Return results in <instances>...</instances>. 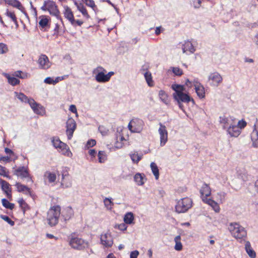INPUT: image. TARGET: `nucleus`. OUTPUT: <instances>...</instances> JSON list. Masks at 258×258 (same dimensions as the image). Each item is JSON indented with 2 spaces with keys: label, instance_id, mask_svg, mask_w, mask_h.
<instances>
[{
  "label": "nucleus",
  "instance_id": "obj_40",
  "mask_svg": "<svg viewBox=\"0 0 258 258\" xmlns=\"http://www.w3.org/2000/svg\"><path fill=\"white\" fill-rule=\"evenodd\" d=\"M9 171L7 170L6 167L0 165V175L6 177L9 179H11L12 177L9 175Z\"/></svg>",
  "mask_w": 258,
  "mask_h": 258
},
{
  "label": "nucleus",
  "instance_id": "obj_25",
  "mask_svg": "<svg viewBox=\"0 0 258 258\" xmlns=\"http://www.w3.org/2000/svg\"><path fill=\"white\" fill-rule=\"evenodd\" d=\"M203 201L210 205L216 212H219L220 207L216 202L211 199H206L205 200L203 199Z\"/></svg>",
  "mask_w": 258,
  "mask_h": 258
},
{
  "label": "nucleus",
  "instance_id": "obj_63",
  "mask_svg": "<svg viewBox=\"0 0 258 258\" xmlns=\"http://www.w3.org/2000/svg\"><path fill=\"white\" fill-rule=\"evenodd\" d=\"M163 30L161 26L157 27L156 28L155 33L156 35H159L161 31Z\"/></svg>",
  "mask_w": 258,
  "mask_h": 258
},
{
  "label": "nucleus",
  "instance_id": "obj_16",
  "mask_svg": "<svg viewBox=\"0 0 258 258\" xmlns=\"http://www.w3.org/2000/svg\"><path fill=\"white\" fill-rule=\"evenodd\" d=\"M64 15L66 18H67L71 23L72 25H75V19L73 13L71 9L67 6H64Z\"/></svg>",
  "mask_w": 258,
  "mask_h": 258
},
{
  "label": "nucleus",
  "instance_id": "obj_8",
  "mask_svg": "<svg viewBox=\"0 0 258 258\" xmlns=\"http://www.w3.org/2000/svg\"><path fill=\"white\" fill-rule=\"evenodd\" d=\"M14 174L17 176H20L22 178H28V180L32 182V179L29 172L27 167L25 166H20L14 171Z\"/></svg>",
  "mask_w": 258,
  "mask_h": 258
},
{
  "label": "nucleus",
  "instance_id": "obj_4",
  "mask_svg": "<svg viewBox=\"0 0 258 258\" xmlns=\"http://www.w3.org/2000/svg\"><path fill=\"white\" fill-rule=\"evenodd\" d=\"M192 200L188 198H184L179 200L175 206V211L178 213L186 212L192 207Z\"/></svg>",
  "mask_w": 258,
  "mask_h": 258
},
{
  "label": "nucleus",
  "instance_id": "obj_2",
  "mask_svg": "<svg viewBox=\"0 0 258 258\" xmlns=\"http://www.w3.org/2000/svg\"><path fill=\"white\" fill-rule=\"evenodd\" d=\"M69 244L74 249L82 250L88 246V243L83 239L77 236L75 233L69 236Z\"/></svg>",
  "mask_w": 258,
  "mask_h": 258
},
{
  "label": "nucleus",
  "instance_id": "obj_17",
  "mask_svg": "<svg viewBox=\"0 0 258 258\" xmlns=\"http://www.w3.org/2000/svg\"><path fill=\"white\" fill-rule=\"evenodd\" d=\"M39 19H40L39 22V26L42 29L45 28H49L50 27V18L48 19L46 16L42 15L39 17Z\"/></svg>",
  "mask_w": 258,
  "mask_h": 258
},
{
  "label": "nucleus",
  "instance_id": "obj_45",
  "mask_svg": "<svg viewBox=\"0 0 258 258\" xmlns=\"http://www.w3.org/2000/svg\"><path fill=\"white\" fill-rule=\"evenodd\" d=\"M98 130L103 136H106L109 132V130L103 125H99L98 127Z\"/></svg>",
  "mask_w": 258,
  "mask_h": 258
},
{
  "label": "nucleus",
  "instance_id": "obj_28",
  "mask_svg": "<svg viewBox=\"0 0 258 258\" xmlns=\"http://www.w3.org/2000/svg\"><path fill=\"white\" fill-rule=\"evenodd\" d=\"M95 79L98 82L100 83H104L108 81L106 75L103 72H99L96 75Z\"/></svg>",
  "mask_w": 258,
  "mask_h": 258
},
{
  "label": "nucleus",
  "instance_id": "obj_43",
  "mask_svg": "<svg viewBox=\"0 0 258 258\" xmlns=\"http://www.w3.org/2000/svg\"><path fill=\"white\" fill-rule=\"evenodd\" d=\"M69 175V173H68V172L66 170V171H64L63 170L62 172V181H61V185H64L65 184V186L66 187H68L69 186H70L71 185V182H69V183H65V177L66 176H68Z\"/></svg>",
  "mask_w": 258,
  "mask_h": 258
},
{
  "label": "nucleus",
  "instance_id": "obj_52",
  "mask_svg": "<svg viewBox=\"0 0 258 258\" xmlns=\"http://www.w3.org/2000/svg\"><path fill=\"white\" fill-rule=\"evenodd\" d=\"M246 125V122L245 120H244L243 119H242L238 121V124L236 126H238V127H239V128L241 130L242 128H244Z\"/></svg>",
  "mask_w": 258,
  "mask_h": 258
},
{
  "label": "nucleus",
  "instance_id": "obj_7",
  "mask_svg": "<svg viewBox=\"0 0 258 258\" xmlns=\"http://www.w3.org/2000/svg\"><path fill=\"white\" fill-rule=\"evenodd\" d=\"M67 134L68 139L71 140L73 137L74 132L76 128V123L75 120L72 118H69L66 122Z\"/></svg>",
  "mask_w": 258,
  "mask_h": 258
},
{
  "label": "nucleus",
  "instance_id": "obj_41",
  "mask_svg": "<svg viewBox=\"0 0 258 258\" xmlns=\"http://www.w3.org/2000/svg\"><path fill=\"white\" fill-rule=\"evenodd\" d=\"M130 156L133 161V163L138 164V162L142 159V156L138 155V154H136L135 153H132L130 154Z\"/></svg>",
  "mask_w": 258,
  "mask_h": 258
},
{
  "label": "nucleus",
  "instance_id": "obj_62",
  "mask_svg": "<svg viewBox=\"0 0 258 258\" xmlns=\"http://www.w3.org/2000/svg\"><path fill=\"white\" fill-rule=\"evenodd\" d=\"M69 110L73 113H77V108L75 105H71L70 106Z\"/></svg>",
  "mask_w": 258,
  "mask_h": 258
},
{
  "label": "nucleus",
  "instance_id": "obj_38",
  "mask_svg": "<svg viewBox=\"0 0 258 258\" xmlns=\"http://www.w3.org/2000/svg\"><path fill=\"white\" fill-rule=\"evenodd\" d=\"M6 15L8 17H9L11 18L12 21L14 22V23L16 25V28H18V26H19V25H18V21H17V17L16 16L14 12H10L9 11V10L7 9L6 13Z\"/></svg>",
  "mask_w": 258,
  "mask_h": 258
},
{
  "label": "nucleus",
  "instance_id": "obj_13",
  "mask_svg": "<svg viewBox=\"0 0 258 258\" xmlns=\"http://www.w3.org/2000/svg\"><path fill=\"white\" fill-rule=\"evenodd\" d=\"M227 132L230 137H237L240 134L241 131L238 126L230 125L227 128Z\"/></svg>",
  "mask_w": 258,
  "mask_h": 258
},
{
  "label": "nucleus",
  "instance_id": "obj_6",
  "mask_svg": "<svg viewBox=\"0 0 258 258\" xmlns=\"http://www.w3.org/2000/svg\"><path fill=\"white\" fill-rule=\"evenodd\" d=\"M0 185L3 192L10 201L12 200V189L11 185L7 181L0 178Z\"/></svg>",
  "mask_w": 258,
  "mask_h": 258
},
{
  "label": "nucleus",
  "instance_id": "obj_22",
  "mask_svg": "<svg viewBox=\"0 0 258 258\" xmlns=\"http://www.w3.org/2000/svg\"><path fill=\"white\" fill-rule=\"evenodd\" d=\"M195 90L197 95L201 99L205 97V89L203 86L200 84L198 86H195Z\"/></svg>",
  "mask_w": 258,
  "mask_h": 258
},
{
  "label": "nucleus",
  "instance_id": "obj_14",
  "mask_svg": "<svg viewBox=\"0 0 258 258\" xmlns=\"http://www.w3.org/2000/svg\"><path fill=\"white\" fill-rule=\"evenodd\" d=\"M101 243L106 247H111L113 244V240L110 234H105L102 235L100 238Z\"/></svg>",
  "mask_w": 258,
  "mask_h": 258
},
{
  "label": "nucleus",
  "instance_id": "obj_35",
  "mask_svg": "<svg viewBox=\"0 0 258 258\" xmlns=\"http://www.w3.org/2000/svg\"><path fill=\"white\" fill-rule=\"evenodd\" d=\"M15 186L17 188V191L19 192H22L26 191V192L28 190H29V187L25 185H23L20 182H16Z\"/></svg>",
  "mask_w": 258,
  "mask_h": 258
},
{
  "label": "nucleus",
  "instance_id": "obj_60",
  "mask_svg": "<svg viewBox=\"0 0 258 258\" xmlns=\"http://www.w3.org/2000/svg\"><path fill=\"white\" fill-rule=\"evenodd\" d=\"M87 4L88 5H86L87 6L91 7V8H95V4L93 0H90Z\"/></svg>",
  "mask_w": 258,
  "mask_h": 258
},
{
  "label": "nucleus",
  "instance_id": "obj_53",
  "mask_svg": "<svg viewBox=\"0 0 258 258\" xmlns=\"http://www.w3.org/2000/svg\"><path fill=\"white\" fill-rule=\"evenodd\" d=\"M25 194L29 195L34 200H35L37 197L36 194L31 190V188H29V190H28L27 192H25Z\"/></svg>",
  "mask_w": 258,
  "mask_h": 258
},
{
  "label": "nucleus",
  "instance_id": "obj_39",
  "mask_svg": "<svg viewBox=\"0 0 258 258\" xmlns=\"http://www.w3.org/2000/svg\"><path fill=\"white\" fill-rule=\"evenodd\" d=\"M15 93L16 94L17 98L22 102L27 103L30 100V98H28V97L23 93H18L15 92Z\"/></svg>",
  "mask_w": 258,
  "mask_h": 258
},
{
  "label": "nucleus",
  "instance_id": "obj_12",
  "mask_svg": "<svg viewBox=\"0 0 258 258\" xmlns=\"http://www.w3.org/2000/svg\"><path fill=\"white\" fill-rule=\"evenodd\" d=\"M38 63L40 65L41 69H47L50 67L48 58L45 54H42L40 56Z\"/></svg>",
  "mask_w": 258,
  "mask_h": 258
},
{
  "label": "nucleus",
  "instance_id": "obj_55",
  "mask_svg": "<svg viewBox=\"0 0 258 258\" xmlns=\"http://www.w3.org/2000/svg\"><path fill=\"white\" fill-rule=\"evenodd\" d=\"M59 142H61V141L58 138L56 140H54V139L52 140V143L53 144V145L54 147L56 148H57L59 145Z\"/></svg>",
  "mask_w": 258,
  "mask_h": 258
},
{
  "label": "nucleus",
  "instance_id": "obj_3",
  "mask_svg": "<svg viewBox=\"0 0 258 258\" xmlns=\"http://www.w3.org/2000/svg\"><path fill=\"white\" fill-rule=\"evenodd\" d=\"M60 214V207L59 206H54L49 210L47 213V220L50 226H55L58 223Z\"/></svg>",
  "mask_w": 258,
  "mask_h": 258
},
{
  "label": "nucleus",
  "instance_id": "obj_27",
  "mask_svg": "<svg viewBox=\"0 0 258 258\" xmlns=\"http://www.w3.org/2000/svg\"><path fill=\"white\" fill-rule=\"evenodd\" d=\"M182 48L183 52H185L186 51H189L191 53H194L195 51V49L194 48L192 43L190 41L185 42L182 45Z\"/></svg>",
  "mask_w": 258,
  "mask_h": 258
},
{
  "label": "nucleus",
  "instance_id": "obj_15",
  "mask_svg": "<svg viewBox=\"0 0 258 258\" xmlns=\"http://www.w3.org/2000/svg\"><path fill=\"white\" fill-rule=\"evenodd\" d=\"M209 80L212 81L213 85L217 86L222 82V77L218 73L215 72L210 74Z\"/></svg>",
  "mask_w": 258,
  "mask_h": 258
},
{
  "label": "nucleus",
  "instance_id": "obj_48",
  "mask_svg": "<svg viewBox=\"0 0 258 258\" xmlns=\"http://www.w3.org/2000/svg\"><path fill=\"white\" fill-rule=\"evenodd\" d=\"M96 142L95 140H94V139L89 140L87 142V144L86 145V147L88 149H89L90 147H92L96 145Z\"/></svg>",
  "mask_w": 258,
  "mask_h": 258
},
{
  "label": "nucleus",
  "instance_id": "obj_20",
  "mask_svg": "<svg viewBox=\"0 0 258 258\" xmlns=\"http://www.w3.org/2000/svg\"><path fill=\"white\" fill-rule=\"evenodd\" d=\"M245 249L250 258H255L256 253L251 246L250 243L246 241L245 244Z\"/></svg>",
  "mask_w": 258,
  "mask_h": 258
},
{
  "label": "nucleus",
  "instance_id": "obj_49",
  "mask_svg": "<svg viewBox=\"0 0 258 258\" xmlns=\"http://www.w3.org/2000/svg\"><path fill=\"white\" fill-rule=\"evenodd\" d=\"M220 122L221 123L224 124L223 126V128H224V129L226 128V125L227 123H228V121L229 120L228 118H227V117H221V116H220Z\"/></svg>",
  "mask_w": 258,
  "mask_h": 258
},
{
  "label": "nucleus",
  "instance_id": "obj_19",
  "mask_svg": "<svg viewBox=\"0 0 258 258\" xmlns=\"http://www.w3.org/2000/svg\"><path fill=\"white\" fill-rule=\"evenodd\" d=\"M59 144H60L59 145L58 148L61 149L62 151L63 152L62 154L68 157H71L72 155V153L70 151L68 146L62 142H59Z\"/></svg>",
  "mask_w": 258,
  "mask_h": 258
},
{
  "label": "nucleus",
  "instance_id": "obj_33",
  "mask_svg": "<svg viewBox=\"0 0 258 258\" xmlns=\"http://www.w3.org/2000/svg\"><path fill=\"white\" fill-rule=\"evenodd\" d=\"M159 96L160 99L164 103L167 105L169 104L168 96L164 91L160 90L159 92Z\"/></svg>",
  "mask_w": 258,
  "mask_h": 258
},
{
  "label": "nucleus",
  "instance_id": "obj_64",
  "mask_svg": "<svg viewBox=\"0 0 258 258\" xmlns=\"http://www.w3.org/2000/svg\"><path fill=\"white\" fill-rule=\"evenodd\" d=\"M89 154L92 157H95L96 155V151L95 149H91L89 151Z\"/></svg>",
  "mask_w": 258,
  "mask_h": 258
},
{
  "label": "nucleus",
  "instance_id": "obj_56",
  "mask_svg": "<svg viewBox=\"0 0 258 258\" xmlns=\"http://www.w3.org/2000/svg\"><path fill=\"white\" fill-rule=\"evenodd\" d=\"M139 254V252L138 250H134L130 253V258H137Z\"/></svg>",
  "mask_w": 258,
  "mask_h": 258
},
{
  "label": "nucleus",
  "instance_id": "obj_59",
  "mask_svg": "<svg viewBox=\"0 0 258 258\" xmlns=\"http://www.w3.org/2000/svg\"><path fill=\"white\" fill-rule=\"evenodd\" d=\"M0 161L9 162L11 161L10 157L9 156H2L0 158Z\"/></svg>",
  "mask_w": 258,
  "mask_h": 258
},
{
  "label": "nucleus",
  "instance_id": "obj_24",
  "mask_svg": "<svg viewBox=\"0 0 258 258\" xmlns=\"http://www.w3.org/2000/svg\"><path fill=\"white\" fill-rule=\"evenodd\" d=\"M144 178L146 180L144 174L137 173L134 176V180L139 185H142L144 184Z\"/></svg>",
  "mask_w": 258,
  "mask_h": 258
},
{
  "label": "nucleus",
  "instance_id": "obj_21",
  "mask_svg": "<svg viewBox=\"0 0 258 258\" xmlns=\"http://www.w3.org/2000/svg\"><path fill=\"white\" fill-rule=\"evenodd\" d=\"M251 139L252 142V146L254 147H258V131L254 128L251 134Z\"/></svg>",
  "mask_w": 258,
  "mask_h": 258
},
{
  "label": "nucleus",
  "instance_id": "obj_29",
  "mask_svg": "<svg viewBox=\"0 0 258 258\" xmlns=\"http://www.w3.org/2000/svg\"><path fill=\"white\" fill-rule=\"evenodd\" d=\"M20 207L22 209L23 214H25L27 210H30V207L28 204H27L23 198L20 199L18 201Z\"/></svg>",
  "mask_w": 258,
  "mask_h": 258
},
{
  "label": "nucleus",
  "instance_id": "obj_44",
  "mask_svg": "<svg viewBox=\"0 0 258 258\" xmlns=\"http://www.w3.org/2000/svg\"><path fill=\"white\" fill-rule=\"evenodd\" d=\"M0 217L3 220H4V221H5L7 223H8L10 225H11V226L14 225V224H15L14 221L12 220L9 216H6V215H1Z\"/></svg>",
  "mask_w": 258,
  "mask_h": 258
},
{
  "label": "nucleus",
  "instance_id": "obj_37",
  "mask_svg": "<svg viewBox=\"0 0 258 258\" xmlns=\"http://www.w3.org/2000/svg\"><path fill=\"white\" fill-rule=\"evenodd\" d=\"M80 7L78 8V10L79 11L82 15L85 16L87 19L90 18V15L88 14V12L82 3H79Z\"/></svg>",
  "mask_w": 258,
  "mask_h": 258
},
{
  "label": "nucleus",
  "instance_id": "obj_50",
  "mask_svg": "<svg viewBox=\"0 0 258 258\" xmlns=\"http://www.w3.org/2000/svg\"><path fill=\"white\" fill-rule=\"evenodd\" d=\"M49 182L51 183L55 181L56 179V175L54 173L49 172L48 175Z\"/></svg>",
  "mask_w": 258,
  "mask_h": 258
},
{
  "label": "nucleus",
  "instance_id": "obj_51",
  "mask_svg": "<svg viewBox=\"0 0 258 258\" xmlns=\"http://www.w3.org/2000/svg\"><path fill=\"white\" fill-rule=\"evenodd\" d=\"M114 228H118L119 230L121 231L125 230L127 228V226L126 225V224L125 223H121L120 224L116 225L114 226Z\"/></svg>",
  "mask_w": 258,
  "mask_h": 258
},
{
  "label": "nucleus",
  "instance_id": "obj_42",
  "mask_svg": "<svg viewBox=\"0 0 258 258\" xmlns=\"http://www.w3.org/2000/svg\"><path fill=\"white\" fill-rule=\"evenodd\" d=\"M98 161L100 163H103L106 160V155L105 152L100 151L98 153Z\"/></svg>",
  "mask_w": 258,
  "mask_h": 258
},
{
  "label": "nucleus",
  "instance_id": "obj_18",
  "mask_svg": "<svg viewBox=\"0 0 258 258\" xmlns=\"http://www.w3.org/2000/svg\"><path fill=\"white\" fill-rule=\"evenodd\" d=\"M29 104L31 108L35 113H39V111L37 109V107L40 108L41 110H43V107L40 104L37 103L33 98H30L29 101L27 102Z\"/></svg>",
  "mask_w": 258,
  "mask_h": 258
},
{
  "label": "nucleus",
  "instance_id": "obj_5",
  "mask_svg": "<svg viewBox=\"0 0 258 258\" xmlns=\"http://www.w3.org/2000/svg\"><path fill=\"white\" fill-rule=\"evenodd\" d=\"M229 229L231 231H232L235 237L236 238L241 239L246 235V232L244 228L236 223L234 224L231 223Z\"/></svg>",
  "mask_w": 258,
  "mask_h": 258
},
{
  "label": "nucleus",
  "instance_id": "obj_57",
  "mask_svg": "<svg viewBox=\"0 0 258 258\" xmlns=\"http://www.w3.org/2000/svg\"><path fill=\"white\" fill-rule=\"evenodd\" d=\"M48 0L44 2L43 5L41 7V9L43 11L48 10Z\"/></svg>",
  "mask_w": 258,
  "mask_h": 258
},
{
  "label": "nucleus",
  "instance_id": "obj_36",
  "mask_svg": "<svg viewBox=\"0 0 258 258\" xmlns=\"http://www.w3.org/2000/svg\"><path fill=\"white\" fill-rule=\"evenodd\" d=\"M144 77L148 85L150 87L153 86L154 85V83L152 80L151 73L149 72H146L144 74Z\"/></svg>",
  "mask_w": 258,
  "mask_h": 258
},
{
  "label": "nucleus",
  "instance_id": "obj_10",
  "mask_svg": "<svg viewBox=\"0 0 258 258\" xmlns=\"http://www.w3.org/2000/svg\"><path fill=\"white\" fill-rule=\"evenodd\" d=\"M160 128L159 132L160 136V145L161 146H164L167 141V131L166 126L160 123Z\"/></svg>",
  "mask_w": 258,
  "mask_h": 258
},
{
  "label": "nucleus",
  "instance_id": "obj_54",
  "mask_svg": "<svg viewBox=\"0 0 258 258\" xmlns=\"http://www.w3.org/2000/svg\"><path fill=\"white\" fill-rule=\"evenodd\" d=\"M174 249L177 251H180L182 249V245L180 241L175 242Z\"/></svg>",
  "mask_w": 258,
  "mask_h": 258
},
{
  "label": "nucleus",
  "instance_id": "obj_58",
  "mask_svg": "<svg viewBox=\"0 0 258 258\" xmlns=\"http://www.w3.org/2000/svg\"><path fill=\"white\" fill-rule=\"evenodd\" d=\"M44 82L46 84L54 85L53 79L51 77H47L45 79Z\"/></svg>",
  "mask_w": 258,
  "mask_h": 258
},
{
  "label": "nucleus",
  "instance_id": "obj_32",
  "mask_svg": "<svg viewBox=\"0 0 258 258\" xmlns=\"http://www.w3.org/2000/svg\"><path fill=\"white\" fill-rule=\"evenodd\" d=\"M150 167L152 173L155 176V179L156 180L158 179L159 177V171L157 165L154 162H152L150 164Z\"/></svg>",
  "mask_w": 258,
  "mask_h": 258
},
{
  "label": "nucleus",
  "instance_id": "obj_47",
  "mask_svg": "<svg viewBox=\"0 0 258 258\" xmlns=\"http://www.w3.org/2000/svg\"><path fill=\"white\" fill-rule=\"evenodd\" d=\"M172 72L178 76H180L183 74V71L179 68L172 67Z\"/></svg>",
  "mask_w": 258,
  "mask_h": 258
},
{
  "label": "nucleus",
  "instance_id": "obj_61",
  "mask_svg": "<svg viewBox=\"0 0 258 258\" xmlns=\"http://www.w3.org/2000/svg\"><path fill=\"white\" fill-rule=\"evenodd\" d=\"M59 25L56 23L55 24V27L54 29V34H53V35H58V33H59Z\"/></svg>",
  "mask_w": 258,
  "mask_h": 258
},
{
  "label": "nucleus",
  "instance_id": "obj_26",
  "mask_svg": "<svg viewBox=\"0 0 258 258\" xmlns=\"http://www.w3.org/2000/svg\"><path fill=\"white\" fill-rule=\"evenodd\" d=\"M5 76L8 79V83L14 86L19 84L20 80L14 77H11L9 74L5 73Z\"/></svg>",
  "mask_w": 258,
  "mask_h": 258
},
{
  "label": "nucleus",
  "instance_id": "obj_1",
  "mask_svg": "<svg viewBox=\"0 0 258 258\" xmlns=\"http://www.w3.org/2000/svg\"><path fill=\"white\" fill-rule=\"evenodd\" d=\"M171 88L174 91L172 96L174 101L176 102V104L183 112H185V110L184 106L182 104V102L188 103L191 101L194 104H195L194 99L188 93L184 92L185 90L184 85L173 84L171 85Z\"/></svg>",
  "mask_w": 258,
  "mask_h": 258
},
{
  "label": "nucleus",
  "instance_id": "obj_34",
  "mask_svg": "<svg viewBox=\"0 0 258 258\" xmlns=\"http://www.w3.org/2000/svg\"><path fill=\"white\" fill-rule=\"evenodd\" d=\"M9 199H7L5 198H4L2 200V205L4 207H5L6 209H10V210H13L15 208V204L13 203H10L9 200Z\"/></svg>",
  "mask_w": 258,
  "mask_h": 258
},
{
  "label": "nucleus",
  "instance_id": "obj_23",
  "mask_svg": "<svg viewBox=\"0 0 258 258\" xmlns=\"http://www.w3.org/2000/svg\"><path fill=\"white\" fill-rule=\"evenodd\" d=\"M200 191L201 196H203L205 195L206 198L211 195L210 187L206 183H204Z\"/></svg>",
  "mask_w": 258,
  "mask_h": 258
},
{
  "label": "nucleus",
  "instance_id": "obj_31",
  "mask_svg": "<svg viewBox=\"0 0 258 258\" xmlns=\"http://www.w3.org/2000/svg\"><path fill=\"white\" fill-rule=\"evenodd\" d=\"M65 211L66 213L64 214L63 212H62V215L64 217V220L67 221L74 215V211L71 207H67Z\"/></svg>",
  "mask_w": 258,
  "mask_h": 258
},
{
  "label": "nucleus",
  "instance_id": "obj_30",
  "mask_svg": "<svg viewBox=\"0 0 258 258\" xmlns=\"http://www.w3.org/2000/svg\"><path fill=\"white\" fill-rule=\"evenodd\" d=\"M134 220V214L132 212L127 213L124 216V222L127 224H131Z\"/></svg>",
  "mask_w": 258,
  "mask_h": 258
},
{
  "label": "nucleus",
  "instance_id": "obj_9",
  "mask_svg": "<svg viewBox=\"0 0 258 258\" xmlns=\"http://www.w3.org/2000/svg\"><path fill=\"white\" fill-rule=\"evenodd\" d=\"M47 11L49 12L51 15L55 16L57 19L60 20L62 23V19L59 15L60 12L58 9L57 6L55 2L48 0Z\"/></svg>",
  "mask_w": 258,
  "mask_h": 258
},
{
  "label": "nucleus",
  "instance_id": "obj_11",
  "mask_svg": "<svg viewBox=\"0 0 258 258\" xmlns=\"http://www.w3.org/2000/svg\"><path fill=\"white\" fill-rule=\"evenodd\" d=\"M5 3L9 6H12L14 8L18 9L25 15H27V13L25 11L24 8L22 5L21 3L18 0H4Z\"/></svg>",
  "mask_w": 258,
  "mask_h": 258
},
{
  "label": "nucleus",
  "instance_id": "obj_46",
  "mask_svg": "<svg viewBox=\"0 0 258 258\" xmlns=\"http://www.w3.org/2000/svg\"><path fill=\"white\" fill-rule=\"evenodd\" d=\"M104 205L108 209H111L112 206L113 205V202L111 201V199L106 198L104 200Z\"/></svg>",
  "mask_w": 258,
  "mask_h": 258
}]
</instances>
